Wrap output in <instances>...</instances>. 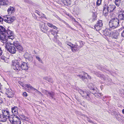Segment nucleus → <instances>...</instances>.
Masks as SVG:
<instances>
[{"mask_svg":"<svg viewBox=\"0 0 124 124\" xmlns=\"http://www.w3.org/2000/svg\"><path fill=\"white\" fill-rule=\"evenodd\" d=\"M12 65L13 69L16 71H19L23 70H26L28 69L27 64L25 62H21L16 60L12 61Z\"/></svg>","mask_w":124,"mask_h":124,"instance_id":"obj_1","label":"nucleus"},{"mask_svg":"<svg viewBox=\"0 0 124 124\" xmlns=\"http://www.w3.org/2000/svg\"><path fill=\"white\" fill-rule=\"evenodd\" d=\"M116 7L115 5H110L107 6L105 4L103 6V13L105 16H106L108 15V12L112 11Z\"/></svg>","mask_w":124,"mask_h":124,"instance_id":"obj_2","label":"nucleus"},{"mask_svg":"<svg viewBox=\"0 0 124 124\" xmlns=\"http://www.w3.org/2000/svg\"><path fill=\"white\" fill-rule=\"evenodd\" d=\"M119 20L117 18H114L110 20L109 23L110 28L114 29L117 27L119 25Z\"/></svg>","mask_w":124,"mask_h":124,"instance_id":"obj_3","label":"nucleus"},{"mask_svg":"<svg viewBox=\"0 0 124 124\" xmlns=\"http://www.w3.org/2000/svg\"><path fill=\"white\" fill-rule=\"evenodd\" d=\"M14 45V42L13 44L7 43L5 44V47L10 53L15 54L16 52V49Z\"/></svg>","mask_w":124,"mask_h":124,"instance_id":"obj_4","label":"nucleus"},{"mask_svg":"<svg viewBox=\"0 0 124 124\" xmlns=\"http://www.w3.org/2000/svg\"><path fill=\"white\" fill-rule=\"evenodd\" d=\"M10 122L13 124H21V120L16 115H11L9 119Z\"/></svg>","mask_w":124,"mask_h":124,"instance_id":"obj_5","label":"nucleus"},{"mask_svg":"<svg viewBox=\"0 0 124 124\" xmlns=\"http://www.w3.org/2000/svg\"><path fill=\"white\" fill-rule=\"evenodd\" d=\"M6 33L5 35H4L3 36L5 37L6 41H7L8 40V39H11L13 40L14 39V34L12 32L9 30H8L6 31Z\"/></svg>","mask_w":124,"mask_h":124,"instance_id":"obj_6","label":"nucleus"},{"mask_svg":"<svg viewBox=\"0 0 124 124\" xmlns=\"http://www.w3.org/2000/svg\"><path fill=\"white\" fill-rule=\"evenodd\" d=\"M6 33L5 35H4L3 36L5 37L6 41H7L8 40V39H11L13 40L14 39V34L12 32L9 30H8L6 31Z\"/></svg>","mask_w":124,"mask_h":124,"instance_id":"obj_7","label":"nucleus"},{"mask_svg":"<svg viewBox=\"0 0 124 124\" xmlns=\"http://www.w3.org/2000/svg\"><path fill=\"white\" fill-rule=\"evenodd\" d=\"M6 33L5 35H4L3 36L5 37L6 41H7L8 40V39H11L13 40L14 39V34L12 32L9 30H8L6 31Z\"/></svg>","mask_w":124,"mask_h":124,"instance_id":"obj_8","label":"nucleus"},{"mask_svg":"<svg viewBox=\"0 0 124 124\" xmlns=\"http://www.w3.org/2000/svg\"><path fill=\"white\" fill-rule=\"evenodd\" d=\"M15 19V17L11 16H6L4 17V21L8 23H11L13 22Z\"/></svg>","mask_w":124,"mask_h":124,"instance_id":"obj_9","label":"nucleus"},{"mask_svg":"<svg viewBox=\"0 0 124 124\" xmlns=\"http://www.w3.org/2000/svg\"><path fill=\"white\" fill-rule=\"evenodd\" d=\"M3 115H1L4 116L7 118H9L10 119L11 116H10L9 111L7 110L4 109L2 110Z\"/></svg>","mask_w":124,"mask_h":124,"instance_id":"obj_10","label":"nucleus"},{"mask_svg":"<svg viewBox=\"0 0 124 124\" xmlns=\"http://www.w3.org/2000/svg\"><path fill=\"white\" fill-rule=\"evenodd\" d=\"M14 43L15 44V47H16L17 50L20 51H22L23 50V49L22 47L19 44L18 42L17 41H15L14 42Z\"/></svg>","mask_w":124,"mask_h":124,"instance_id":"obj_11","label":"nucleus"},{"mask_svg":"<svg viewBox=\"0 0 124 124\" xmlns=\"http://www.w3.org/2000/svg\"><path fill=\"white\" fill-rule=\"evenodd\" d=\"M83 75L84 76H82L81 75H77V76L79 77L81 79L83 80H84V79L85 78H87V76L88 77V78H91V77L90 76L86 73L84 72Z\"/></svg>","mask_w":124,"mask_h":124,"instance_id":"obj_12","label":"nucleus"},{"mask_svg":"<svg viewBox=\"0 0 124 124\" xmlns=\"http://www.w3.org/2000/svg\"><path fill=\"white\" fill-rule=\"evenodd\" d=\"M78 92L83 97L85 98L86 95L88 96H89V95L87 94L86 91L84 92L81 89H80L78 90Z\"/></svg>","mask_w":124,"mask_h":124,"instance_id":"obj_13","label":"nucleus"},{"mask_svg":"<svg viewBox=\"0 0 124 124\" xmlns=\"http://www.w3.org/2000/svg\"><path fill=\"white\" fill-rule=\"evenodd\" d=\"M6 94L7 95V97L9 98H11L13 97L14 93L11 89H7Z\"/></svg>","mask_w":124,"mask_h":124,"instance_id":"obj_14","label":"nucleus"},{"mask_svg":"<svg viewBox=\"0 0 124 124\" xmlns=\"http://www.w3.org/2000/svg\"><path fill=\"white\" fill-rule=\"evenodd\" d=\"M119 18L121 20H124V11H120L118 16Z\"/></svg>","mask_w":124,"mask_h":124,"instance_id":"obj_15","label":"nucleus"},{"mask_svg":"<svg viewBox=\"0 0 124 124\" xmlns=\"http://www.w3.org/2000/svg\"><path fill=\"white\" fill-rule=\"evenodd\" d=\"M42 92L48 95V94H49V96L51 97L52 98L53 97V96L54 94V93L53 92L51 93L50 92H49L45 90H42Z\"/></svg>","mask_w":124,"mask_h":124,"instance_id":"obj_16","label":"nucleus"},{"mask_svg":"<svg viewBox=\"0 0 124 124\" xmlns=\"http://www.w3.org/2000/svg\"><path fill=\"white\" fill-rule=\"evenodd\" d=\"M15 11V8L13 7L10 6L7 10V11L9 14H11Z\"/></svg>","mask_w":124,"mask_h":124,"instance_id":"obj_17","label":"nucleus"},{"mask_svg":"<svg viewBox=\"0 0 124 124\" xmlns=\"http://www.w3.org/2000/svg\"><path fill=\"white\" fill-rule=\"evenodd\" d=\"M6 30L4 27L2 26H0V33L3 35H4L6 33Z\"/></svg>","mask_w":124,"mask_h":124,"instance_id":"obj_18","label":"nucleus"},{"mask_svg":"<svg viewBox=\"0 0 124 124\" xmlns=\"http://www.w3.org/2000/svg\"><path fill=\"white\" fill-rule=\"evenodd\" d=\"M0 118L1 119L0 120V121L3 122H6L7 119H9V118H7V117L2 115H0Z\"/></svg>","mask_w":124,"mask_h":124,"instance_id":"obj_19","label":"nucleus"},{"mask_svg":"<svg viewBox=\"0 0 124 124\" xmlns=\"http://www.w3.org/2000/svg\"><path fill=\"white\" fill-rule=\"evenodd\" d=\"M12 111V113L16 114L18 112V108L16 107H14L12 108L11 109Z\"/></svg>","mask_w":124,"mask_h":124,"instance_id":"obj_20","label":"nucleus"},{"mask_svg":"<svg viewBox=\"0 0 124 124\" xmlns=\"http://www.w3.org/2000/svg\"><path fill=\"white\" fill-rule=\"evenodd\" d=\"M71 50L73 52L76 51L77 50H78L79 49V47L77 45H74L71 48Z\"/></svg>","mask_w":124,"mask_h":124,"instance_id":"obj_21","label":"nucleus"},{"mask_svg":"<svg viewBox=\"0 0 124 124\" xmlns=\"http://www.w3.org/2000/svg\"><path fill=\"white\" fill-rule=\"evenodd\" d=\"M100 25L99 26H97V25H95L94 28L96 31H99L100 30L102 26V25L103 23H100Z\"/></svg>","mask_w":124,"mask_h":124,"instance_id":"obj_22","label":"nucleus"},{"mask_svg":"<svg viewBox=\"0 0 124 124\" xmlns=\"http://www.w3.org/2000/svg\"><path fill=\"white\" fill-rule=\"evenodd\" d=\"M47 24L48 26L50 27L53 28L54 29H57V28L56 26L54 25L51 23H47Z\"/></svg>","mask_w":124,"mask_h":124,"instance_id":"obj_23","label":"nucleus"},{"mask_svg":"<svg viewBox=\"0 0 124 124\" xmlns=\"http://www.w3.org/2000/svg\"><path fill=\"white\" fill-rule=\"evenodd\" d=\"M112 37L113 38L116 39L118 38L119 34L117 32H113L112 33Z\"/></svg>","mask_w":124,"mask_h":124,"instance_id":"obj_24","label":"nucleus"},{"mask_svg":"<svg viewBox=\"0 0 124 124\" xmlns=\"http://www.w3.org/2000/svg\"><path fill=\"white\" fill-rule=\"evenodd\" d=\"M70 0H63V3L65 5H68L70 3Z\"/></svg>","mask_w":124,"mask_h":124,"instance_id":"obj_25","label":"nucleus"},{"mask_svg":"<svg viewBox=\"0 0 124 124\" xmlns=\"http://www.w3.org/2000/svg\"><path fill=\"white\" fill-rule=\"evenodd\" d=\"M121 0H115V3L116 5L117 6H119L120 4L121 3Z\"/></svg>","mask_w":124,"mask_h":124,"instance_id":"obj_26","label":"nucleus"},{"mask_svg":"<svg viewBox=\"0 0 124 124\" xmlns=\"http://www.w3.org/2000/svg\"><path fill=\"white\" fill-rule=\"evenodd\" d=\"M0 58L4 60V57L2 55V51L1 49V48L0 47Z\"/></svg>","mask_w":124,"mask_h":124,"instance_id":"obj_27","label":"nucleus"},{"mask_svg":"<svg viewBox=\"0 0 124 124\" xmlns=\"http://www.w3.org/2000/svg\"><path fill=\"white\" fill-rule=\"evenodd\" d=\"M42 31L45 33H46L47 32V28L46 26L44 27V28H42L41 29Z\"/></svg>","mask_w":124,"mask_h":124,"instance_id":"obj_28","label":"nucleus"},{"mask_svg":"<svg viewBox=\"0 0 124 124\" xmlns=\"http://www.w3.org/2000/svg\"><path fill=\"white\" fill-rule=\"evenodd\" d=\"M39 26L40 29L42 28H44L45 27V23L43 22L41 23L39 25Z\"/></svg>","mask_w":124,"mask_h":124,"instance_id":"obj_29","label":"nucleus"},{"mask_svg":"<svg viewBox=\"0 0 124 124\" xmlns=\"http://www.w3.org/2000/svg\"><path fill=\"white\" fill-rule=\"evenodd\" d=\"M102 0H97L96 3L97 5L100 6L101 2Z\"/></svg>","mask_w":124,"mask_h":124,"instance_id":"obj_30","label":"nucleus"},{"mask_svg":"<svg viewBox=\"0 0 124 124\" xmlns=\"http://www.w3.org/2000/svg\"><path fill=\"white\" fill-rule=\"evenodd\" d=\"M1 1L3 3V5H6L8 4L7 2V1L6 2L5 0H1Z\"/></svg>","mask_w":124,"mask_h":124,"instance_id":"obj_31","label":"nucleus"},{"mask_svg":"<svg viewBox=\"0 0 124 124\" xmlns=\"http://www.w3.org/2000/svg\"><path fill=\"white\" fill-rule=\"evenodd\" d=\"M23 118V120L26 121H28L29 120V119L28 118L25 116H24Z\"/></svg>","mask_w":124,"mask_h":124,"instance_id":"obj_32","label":"nucleus"},{"mask_svg":"<svg viewBox=\"0 0 124 124\" xmlns=\"http://www.w3.org/2000/svg\"><path fill=\"white\" fill-rule=\"evenodd\" d=\"M100 23H102V21L101 20H100L98 21V23H96L95 25H97V26H99V25H100Z\"/></svg>","mask_w":124,"mask_h":124,"instance_id":"obj_33","label":"nucleus"},{"mask_svg":"<svg viewBox=\"0 0 124 124\" xmlns=\"http://www.w3.org/2000/svg\"><path fill=\"white\" fill-rule=\"evenodd\" d=\"M29 88L30 89H31V90H36L37 91H38V90H37V89H36L33 88L32 86H31V85L30 86Z\"/></svg>","mask_w":124,"mask_h":124,"instance_id":"obj_34","label":"nucleus"},{"mask_svg":"<svg viewBox=\"0 0 124 124\" xmlns=\"http://www.w3.org/2000/svg\"><path fill=\"white\" fill-rule=\"evenodd\" d=\"M79 42L80 43V47H82L83 45L84 44L83 43V42L82 41H79Z\"/></svg>","mask_w":124,"mask_h":124,"instance_id":"obj_35","label":"nucleus"},{"mask_svg":"<svg viewBox=\"0 0 124 124\" xmlns=\"http://www.w3.org/2000/svg\"><path fill=\"white\" fill-rule=\"evenodd\" d=\"M67 44L70 46L71 48L72 46V44L70 42H67Z\"/></svg>","mask_w":124,"mask_h":124,"instance_id":"obj_36","label":"nucleus"},{"mask_svg":"<svg viewBox=\"0 0 124 124\" xmlns=\"http://www.w3.org/2000/svg\"><path fill=\"white\" fill-rule=\"evenodd\" d=\"M23 96L25 97H26L27 96V94L26 92H24L23 93Z\"/></svg>","mask_w":124,"mask_h":124,"instance_id":"obj_37","label":"nucleus"},{"mask_svg":"<svg viewBox=\"0 0 124 124\" xmlns=\"http://www.w3.org/2000/svg\"><path fill=\"white\" fill-rule=\"evenodd\" d=\"M36 59L38 60L40 62H42V61L40 59V58L38 56H36Z\"/></svg>","mask_w":124,"mask_h":124,"instance_id":"obj_38","label":"nucleus"},{"mask_svg":"<svg viewBox=\"0 0 124 124\" xmlns=\"http://www.w3.org/2000/svg\"><path fill=\"white\" fill-rule=\"evenodd\" d=\"M51 31L52 32V34L53 35H55V34H56L57 33V32H54V33H53V32H54V31L53 30H52Z\"/></svg>","mask_w":124,"mask_h":124,"instance_id":"obj_39","label":"nucleus"},{"mask_svg":"<svg viewBox=\"0 0 124 124\" xmlns=\"http://www.w3.org/2000/svg\"><path fill=\"white\" fill-rule=\"evenodd\" d=\"M94 73L95 74H96V75H97L98 77H100V75L98 72H95Z\"/></svg>","mask_w":124,"mask_h":124,"instance_id":"obj_40","label":"nucleus"},{"mask_svg":"<svg viewBox=\"0 0 124 124\" xmlns=\"http://www.w3.org/2000/svg\"><path fill=\"white\" fill-rule=\"evenodd\" d=\"M49 79L47 77H45L43 78V79L47 81H48Z\"/></svg>","mask_w":124,"mask_h":124,"instance_id":"obj_41","label":"nucleus"},{"mask_svg":"<svg viewBox=\"0 0 124 124\" xmlns=\"http://www.w3.org/2000/svg\"><path fill=\"white\" fill-rule=\"evenodd\" d=\"M48 81L49 83H51L53 81V80L52 79H49Z\"/></svg>","mask_w":124,"mask_h":124,"instance_id":"obj_42","label":"nucleus"},{"mask_svg":"<svg viewBox=\"0 0 124 124\" xmlns=\"http://www.w3.org/2000/svg\"><path fill=\"white\" fill-rule=\"evenodd\" d=\"M4 20V18H2V17L0 16V22H2L3 20Z\"/></svg>","mask_w":124,"mask_h":124,"instance_id":"obj_43","label":"nucleus"},{"mask_svg":"<svg viewBox=\"0 0 124 124\" xmlns=\"http://www.w3.org/2000/svg\"><path fill=\"white\" fill-rule=\"evenodd\" d=\"M97 95L99 97L101 96L102 95V94L101 93H98Z\"/></svg>","mask_w":124,"mask_h":124,"instance_id":"obj_44","label":"nucleus"},{"mask_svg":"<svg viewBox=\"0 0 124 124\" xmlns=\"http://www.w3.org/2000/svg\"><path fill=\"white\" fill-rule=\"evenodd\" d=\"M26 87L28 88H29L30 86V85L28 84H26Z\"/></svg>","mask_w":124,"mask_h":124,"instance_id":"obj_45","label":"nucleus"},{"mask_svg":"<svg viewBox=\"0 0 124 124\" xmlns=\"http://www.w3.org/2000/svg\"><path fill=\"white\" fill-rule=\"evenodd\" d=\"M121 35L123 37H124V30L123 31Z\"/></svg>","mask_w":124,"mask_h":124,"instance_id":"obj_46","label":"nucleus"},{"mask_svg":"<svg viewBox=\"0 0 124 124\" xmlns=\"http://www.w3.org/2000/svg\"><path fill=\"white\" fill-rule=\"evenodd\" d=\"M2 103V101L1 98H0V104Z\"/></svg>","mask_w":124,"mask_h":124,"instance_id":"obj_47","label":"nucleus"},{"mask_svg":"<svg viewBox=\"0 0 124 124\" xmlns=\"http://www.w3.org/2000/svg\"><path fill=\"white\" fill-rule=\"evenodd\" d=\"M3 39V37H1V35L0 34V40Z\"/></svg>","mask_w":124,"mask_h":124,"instance_id":"obj_48","label":"nucleus"},{"mask_svg":"<svg viewBox=\"0 0 124 124\" xmlns=\"http://www.w3.org/2000/svg\"><path fill=\"white\" fill-rule=\"evenodd\" d=\"M88 121L89 122H90V123H93H93H93V122L92 121V120H90V121H89V120H88Z\"/></svg>","mask_w":124,"mask_h":124,"instance_id":"obj_49","label":"nucleus"},{"mask_svg":"<svg viewBox=\"0 0 124 124\" xmlns=\"http://www.w3.org/2000/svg\"><path fill=\"white\" fill-rule=\"evenodd\" d=\"M31 56L30 55V56L29 57H27V58L28 59H29L30 58H31Z\"/></svg>","mask_w":124,"mask_h":124,"instance_id":"obj_50","label":"nucleus"},{"mask_svg":"<svg viewBox=\"0 0 124 124\" xmlns=\"http://www.w3.org/2000/svg\"><path fill=\"white\" fill-rule=\"evenodd\" d=\"M37 92H38V93H39L40 94H41V95H42V93H41L40 92H39L38 91H37Z\"/></svg>","mask_w":124,"mask_h":124,"instance_id":"obj_51","label":"nucleus"},{"mask_svg":"<svg viewBox=\"0 0 124 124\" xmlns=\"http://www.w3.org/2000/svg\"><path fill=\"white\" fill-rule=\"evenodd\" d=\"M122 91L123 92V94H124V89H122Z\"/></svg>","mask_w":124,"mask_h":124,"instance_id":"obj_52","label":"nucleus"},{"mask_svg":"<svg viewBox=\"0 0 124 124\" xmlns=\"http://www.w3.org/2000/svg\"><path fill=\"white\" fill-rule=\"evenodd\" d=\"M123 113L124 114V109L122 111Z\"/></svg>","mask_w":124,"mask_h":124,"instance_id":"obj_53","label":"nucleus"},{"mask_svg":"<svg viewBox=\"0 0 124 124\" xmlns=\"http://www.w3.org/2000/svg\"><path fill=\"white\" fill-rule=\"evenodd\" d=\"M73 21H74L75 22H77V21H76L74 19H73Z\"/></svg>","mask_w":124,"mask_h":124,"instance_id":"obj_54","label":"nucleus"},{"mask_svg":"<svg viewBox=\"0 0 124 124\" xmlns=\"http://www.w3.org/2000/svg\"><path fill=\"white\" fill-rule=\"evenodd\" d=\"M45 15L44 14H43V15L42 16V17H45Z\"/></svg>","mask_w":124,"mask_h":124,"instance_id":"obj_55","label":"nucleus"},{"mask_svg":"<svg viewBox=\"0 0 124 124\" xmlns=\"http://www.w3.org/2000/svg\"><path fill=\"white\" fill-rule=\"evenodd\" d=\"M35 92H37V93H38V92H37V91H36V90H34Z\"/></svg>","mask_w":124,"mask_h":124,"instance_id":"obj_56","label":"nucleus"},{"mask_svg":"<svg viewBox=\"0 0 124 124\" xmlns=\"http://www.w3.org/2000/svg\"><path fill=\"white\" fill-rule=\"evenodd\" d=\"M21 85H22V86H23V85H22V84H21Z\"/></svg>","mask_w":124,"mask_h":124,"instance_id":"obj_57","label":"nucleus"},{"mask_svg":"<svg viewBox=\"0 0 124 124\" xmlns=\"http://www.w3.org/2000/svg\"><path fill=\"white\" fill-rule=\"evenodd\" d=\"M21 85H22V86H23V85H22V84H21Z\"/></svg>","mask_w":124,"mask_h":124,"instance_id":"obj_58","label":"nucleus"},{"mask_svg":"<svg viewBox=\"0 0 124 124\" xmlns=\"http://www.w3.org/2000/svg\"><path fill=\"white\" fill-rule=\"evenodd\" d=\"M90 38V39H92V38Z\"/></svg>","mask_w":124,"mask_h":124,"instance_id":"obj_59","label":"nucleus"},{"mask_svg":"<svg viewBox=\"0 0 124 124\" xmlns=\"http://www.w3.org/2000/svg\"><path fill=\"white\" fill-rule=\"evenodd\" d=\"M0 124H1V123H0Z\"/></svg>","mask_w":124,"mask_h":124,"instance_id":"obj_60","label":"nucleus"}]
</instances>
